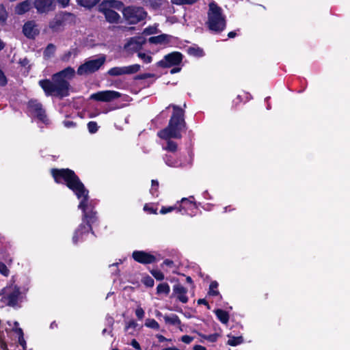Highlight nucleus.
Instances as JSON below:
<instances>
[{
    "label": "nucleus",
    "instance_id": "f257e3e1",
    "mask_svg": "<svg viewBox=\"0 0 350 350\" xmlns=\"http://www.w3.org/2000/svg\"><path fill=\"white\" fill-rule=\"evenodd\" d=\"M51 174L56 183H66L74 191L77 198L81 200L78 207L83 213V223L75 230L72 237L73 243L77 244L85 239V237L92 230V224L96 220V213L93 211L94 201L88 200V191L72 170L53 169Z\"/></svg>",
    "mask_w": 350,
    "mask_h": 350
},
{
    "label": "nucleus",
    "instance_id": "f03ea898",
    "mask_svg": "<svg viewBox=\"0 0 350 350\" xmlns=\"http://www.w3.org/2000/svg\"><path fill=\"white\" fill-rule=\"evenodd\" d=\"M75 75V69L72 67H67L53 75L51 80L42 79L39 81V85L47 96L66 97L69 95L70 88L69 81Z\"/></svg>",
    "mask_w": 350,
    "mask_h": 350
},
{
    "label": "nucleus",
    "instance_id": "7ed1b4c3",
    "mask_svg": "<svg viewBox=\"0 0 350 350\" xmlns=\"http://www.w3.org/2000/svg\"><path fill=\"white\" fill-rule=\"evenodd\" d=\"M172 107L174 113L170 120L168 126L158 133V136L164 139L170 138L179 139L181 137L180 131L185 127V120L183 118V111L179 107L170 105L167 109Z\"/></svg>",
    "mask_w": 350,
    "mask_h": 350
},
{
    "label": "nucleus",
    "instance_id": "20e7f679",
    "mask_svg": "<svg viewBox=\"0 0 350 350\" xmlns=\"http://www.w3.org/2000/svg\"><path fill=\"white\" fill-rule=\"evenodd\" d=\"M207 16L206 25L210 31L220 33L225 29L226 16L223 14L222 9L216 3L213 1L209 3Z\"/></svg>",
    "mask_w": 350,
    "mask_h": 350
},
{
    "label": "nucleus",
    "instance_id": "39448f33",
    "mask_svg": "<svg viewBox=\"0 0 350 350\" xmlns=\"http://www.w3.org/2000/svg\"><path fill=\"white\" fill-rule=\"evenodd\" d=\"M106 61L105 55H100L96 59H88L77 69L79 75H87L98 70Z\"/></svg>",
    "mask_w": 350,
    "mask_h": 350
},
{
    "label": "nucleus",
    "instance_id": "423d86ee",
    "mask_svg": "<svg viewBox=\"0 0 350 350\" xmlns=\"http://www.w3.org/2000/svg\"><path fill=\"white\" fill-rule=\"evenodd\" d=\"M122 14L129 24H136L146 18V12L141 7L128 6L124 8Z\"/></svg>",
    "mask_w": 350,
    "mask_h": 350
},
{
    "label": "nucleus",
    "instance_id": "0eeeda50",
    "mask_svg": "<svg viewBox=\"0 0 350 350\" xmlns=\"http://www.w3.org/2000/svg\"><path fill=\"white\" fill-rule=\"evenodd\" d=\"M72 18L73 15L70 13H59L51 21L49 27L54 31H61Z\"/></svg>",
    "mask_w": 350,
    "mask_h": 350
},
{
    "label": "nucleus",
    "instance_id": "6e6552de",
    "mask_svg": "<svg viewBox=\"0 0 350 350\" xmlns=\"http://www.w3.org/2000/svg\"><path fill=\"white\" fill-rule=\"evenodd\" d=\"M28 111L29 113L36 117L39 121L44 124H49V120L47 118L45 110L42 107V105L36 100H31L28 103Z\"/></svg>",
    "mask_w": 350,
    "mask_h": 350
},
{
    "label": "nucleus",
    "instance_id": "1a4fd4ad",
    "mask_svg": "<svg viewBox=\"0 0 350 350\" xmlns=\"http://www.w3.org/2000/svg\"><path fill=\"white\" fill-rule=\"evenodd\" d=\"M141 68L139 64H133L128 66L113 67L107 71L111 77H118L124 75H131L137 72Z\"/></svg>",
    "mask_w": 350,
    "mask_h": 350
},
{
    "label": "nucleus",
    "instance_id": "9d476101",
    "mask_svg": "<svg viewBox=\"0 0 350 350\" xmlns=\"http://www.w3.org/2000/svg\"><path fill=\"white\" fill-rule=\"evenodd\" d=\"M121 94L118 92L113 90H105L94 93L91 95L90 98L98 101L110 102L119 98Z\"/></svg>",
    "mask_w": 350,
    "mask_h": 350
},
{
    "label": "nucleus",
    "instance_id": "9b49d317",
    "mask_svg": "<svg viewBox=\"0 0 350 350\" xmlns=\"http://www.w3.org/2000/svg\"><path fill=\"white\" fill-rule=\"evenodd\" d=\"M183 59V55L180 52H172L166 55L164 58L159 61V66L164 68L178 65Z\"/></svg>",
    "mask_w": 350,
    "mask_h": 350
},
{
    "label": "nucleus",
    "instance_id": "f8f14e48",
    "mask_svg": "<svg viewBox=\"0 0 350 350\" xmlns=\"http://www.w3.org/2000/svg\"><path fill=\"white\" fill-rule=\"evenodd\" d=\"M6 298L9 306H14L17 304L21 296L19 288L16 286L9 287L5 291Z\"/></svg>",
    "mask_w": 350,
    "mask_h": 350
},
{
    "label": "nucleus",
    "instance_id": "ddd939ff",
    "mask_svg": "<svg viewBox=\"0 0 350 350\" xmlns=\"http://www.w3.org/2000/svg\"><path fill=\"white\" fill-rule=\"evenodd\" d=\"M133 258L135 261L142 264H150L156 260L154 256L144 251L133 252Z\"/></svg>",
    "mask_w": 350,
    "mask_h": 350
},
{
    "label": "nucleus",
    "instance_id": "4468645a",
    "mask_svg": "<svg viewBox=\"0 0 350 350\" xmlns=\"http://www.w3.org/2000/svg\"><path fill=\"white\" fill-rule=\"evenodd\" d=\"M146 40L142 36L132 38L125 45L124 48L129 51H137L145 43Z\"/></svg>",
    "mask_w": 350,
    "mask_h": 350
},
{
    "label": "nucleus",
    "instance_id": "2eb2a0df",
    "mask_svg": "<svg viewBox=\"0 0 350 350\" xmlns=\"http://www.w3.org/2000/svg\"><path fill=\"white\" fill-rule=\"evenodd\" d=\"M54 0H35L34 7L38 12L45 13L53 9Z\"/></svg>",
    "mask_w": 350,
    "mask_h": 350
},
{
    "label": "nucleus",
    "instance_id": "dca6fc26",
    "mask_svg": "<svg viewBox=\"0 0 350 350\" xmlns=\"http://www.w3.org/2000/svg\"><path fill=\"white\" fill-rule=\"evenodd\" d=\"M105 10H103L101 8V3L99 4L98 8V11L100 13L103 14V15L105 16L106 21L110 23H118L120 18V15L116 12H115L113 10H111L110 8H108L107 7H105Z\"/></svg>",
    "mask_w": 350,
    "mask_h": 350
},
{
    "label": "nucleus",
    "instance_id": "f3484780",
    "mask_svg": "<svg viewBox=\"0 0 350 350\" xmlns=\"http://www.w3.org/2000/svg\"><path fill=\"white\" fill-rule=\"evenodd\" d=\"M187 289L180 284H176L173 286V295L176 296L177 299L182 303L185 304L188 301V297L187 296Z\"/></svg>",
    "mask_w": 350,
    "mask_h": 350
},
{
    "label": "nucleus",
    "instance_id": "a211bd4d",
    "mask_svg": "<svg viewBox=\"0 0 350 350\" xmlns=\"http://www.w3.org/2000/svg\"><path fill=\"white\" fill-rule=\"evenodd\" d=\"M163 160L165 163L171 167H184L187 165L181 159L175 158L172 155L166 154Z\"/></svg>",
    "mask_w": 350,
    "mask_h": 350
},
{
    "label": "nucleus",
    "instance_id": "6ab92c4d",
    "mask_svg": "<svg viewBox=\"0 0 350 350\" xmlns=\"http://www.w3.org/2000/svg\"><path fill=\"white\" fill-rule=\"evenodd\" d=\"M32 6L31 1L26 0L18 4H17L15 7V13L18 15L24 14L27 12Z\"/></svg>",
    "mask_w": 350,
    "mask_h": 350
},
{
    "label": "nucleus",
    "instance_id": "aec40b11",
    "mask_svg": "<svg viewBox=\"0 0 350 350\" xmlns=\"http://www.w3.org/2000/svg\"><path fill=\"white\" fill-rule=\"evenodd\" d=\"M24 34L30 38H33L37 34V29L35 27V24L32 21H28L25 23L23 29Z\"/></svg>",
    "mask_w": 350,
    "mask_h": 350
},
{
    "label": "nucleus",
    "instance_id": "412c9836",
    "mask_svg": "<svg viewBox=\"0 0 350 350\" xmlns=\"http://www.w3.org/2000/svg\"><path fill=\"white\" fill-rule=\"evenodd\" d=\"M187 53L193 57H202L204 55L203 49L197 45L189 46L187 49Z\"/></svg>",
    "mask_w": 350,
    "mask_h": 350
},
{
    "label": "nucleus",
    "instance_id": "4be33fe9",
    "mask_svg": "<svg viewBox=\"0 0 350 350\" xmlns=\"http://www.w3.org/2000/svg\"><path fill=\"white\" fill-rule=\"evenodd\" d=\"M13 325H14V327L12 328L13 331L18 335V343L23 347V349H25L26 342L23 337V329L20 327H18V323L17 321L13 322Z\"/></svg>",
    "mask_w": 350,
    "mask_h": 350
},
{
    "label": "nucleus",
    "instance_id": "5701e85b",
    "mask_svg": "<svg viewBox=\"0 0 350 350\" xmlns=\"http://www.w3.org/2000/svg\"><path fill=\"white\" fill-rule=\"evenodd\" d=\"M123 3L122 2L116 0H107L101 3V8L103 10L105 9V7L110 8L111 10H112V8L120 9Z\"/></svg>",
    "mask_w": 350,
    "mask_h": 350
},
{
    "label": "nucleus",
    "instance_id": "b1692460",
    "mask_svg": "<svg viewBox=\"0 0 350 350\" xmlns=\"http://www.w3.org/2000/svg\"><path fill=\"white\" fill-rule=\"evenodd\" d=\"M169 41V36L167 34H161L157 36L150 37L148 42L152 44H164Z\"/></svg>",
    "mask_w": 350,
    "mask_h": 350
},
{
    "label": "nucleus",
    "instance_id": "393cba45",
    "mask_svg": "<svg viewBox=\"0 0 350 350\" xmlns=\"http://www.w3.org/2000/svg\"><path fill=\"white\" fill-rule=\"evenodd\" d=\"M164 321L166 324L173 325H180V320L176 314H172L170 315H165L163 317Z\"/></svg>",
    "mask_w": 350,
    "mask_h": 350
},
{
    "label": "nucleus",
    "instance_id": "a878e982",
    "mask_svg": "<svg viewBox=\"0 0 350 350\" xmlns=\"http://www.w3.org/2000/svg\"><path fill=\"white\" fill-rule=\"evenodd\" d=\"M215 313L218 318V319L224 324H226L229 321V315L227 312L221 310L217 309L215 311Z\"/></svg>",
    "mask_w": 350,
    "mask_h": 350
},
{
    "label": "nucleus",
    "instance_id": "bb28decb",
    "mask_svg": "<svg viewBox=\"0 0 350 350\" xmlns=\"http://www.w3.org/2000/svg\"><path fill=\"white\" fill-rule=\"evenodd\" d=\"M170 291V287L166 282L159 284L157 287V293L167 295Z\"/></svg>",
    "mask_w": 350,
    "mask_h": 350
},
{
    "label": "nucleus",
    "instance_id": "cd10ccee",
    "mask_svg": "<svg viewBox=\"0 0 350 350\" xmlns=\"http://www.w3.org/2000/svg\"><path fill=\"white\" fill-rule=\"evenodd\" d=\"M100 0H77V3L86 8H91L99 2Z\"/></svg>",
    "mask_w": 350,
    "mask_h": 350
},
{
    "label": "nucleus",
    "instance_id": "c85d7f7f",
    "mask_svg": "<svg viewBox=\"0 0 350 350\" xmlns=\"http://www.w3.org/2000/svg\"><path fill=\"white\" fill-rule=\"evenodd\" d=\"M145 326L154 329H159V323L153 319H147L145 322Z\"/></svg>",
    "mask_w": 350,
    "mask_h": 350
},
{
    "label": "nucleus",
    "instance_id": "c756f323",
    "mask_svg": "<svg viewBox=\"0 0 350 350\" xmlns=\"http://www.w3.org/2000/svg\"><path fill=\"white\" fill-rule=\"evenodd\" d=\"M218 286V283L216 281H213L211 283L209 286V295H217L219 294V291L217 290Z\"/></svg>",
    "mask_w": 350,
    "mask_h": 350
},
{
    "label": "nucleus",
    "instance_id": "7c9ffc66",
    "mask_svg": "<svg viewBox=\"0 0 350 350\" xmlns=\"http://www.w3.org/2000/svg\"><path fill=\"white\" fill-rule=\"evenodd\" d=\"M8 18V13L3 5H0V22L5 23Z\"/></svg>",
    "mask_w": 350,
    "mask_h": 350
},
{
    "label": "nucleus",
    "instance_id": "2f4dec72",
    "mask_svg": "<svg viewBox=\"0 0 350 350\" xmlns=\"http://www.w3.org/2000/svg\"><path fill=\"white\" fill-rule=\"evenodd\" d=\"M243 342L242 337H232V338H230L228 341V344L230 346H237L239 344H241Z\"/></svg>",
    "mask_w": 350,
    "mask_h": 350
},
{
    "label": "nucleus",
    "instance_id": "473e14b6",
    "mask_svg": "<svg viewBox=\"0 0 350 350\" xmlns=\"http://www.w3.org/2000/svg\"><path fill=\"white\" fill-rule=\"evenodd\" d=\"M193 196H190L189 198H183L181 200V202L183 204V206H181V208H179V211L181 212L182 209H185V204L186 203H188L190 206H195V204L193 202V201L191 200V199H193Z\"/></svg>",
    "mask_w": 350,
    "mask_h": 350
},
{
    "label": "nucleus",
    "instance_id": "72a5a7b5",
    "mask_svg": "<svg viewBox=\"0 0 350 350\" xmlns=\"http://www.w3.org/2000/svg\"><path fill=\"white\" fill-rule=\"evenodd\" d=\"M88 129L90 133H95L97 132L98 126L96 122L91 121L88 124Z\"/></svg>",
    "mask_w": 350,
    "mask_h": 350
},
{
    "label": "nucleus",
    "instance_id": "f704fd0d",
    "mask_svg": "<svg viewBox=\"0 0 350 350\" xmlns=\"http://www.w3.org/2000/svg\"><path fill=\"white\" fill-rule=\"evenodd\" d=\"M166 150L170 151V152H175L177 150V144L176 142H172L171 140L167 141V146L164 148Z\"/></svg>",
    "mask_w": 350,
    "mask_h": 350
},
{
    "label": "nucleus",
    "instance_id": "c9c22d12",
    "mask_svg": "<svg viewBox=\"0 0 350 350\" xmlns=\"http://www.w3.org/2000/svg\"><path fill=\"white\" fill-rule=\"evenodd\" d=\"M55 46L52 44H49L46 48L44 54L46 57H50L55 53Z\"/></svg>",
    "mask_w": 350,
    "mask_h": 350
},
{
    "label": "nucleus",
    "instance_id": "e433bc0d",
    "mask_svg": "<svg viewBox=\"0 0 350 350\" xmlns=\"http://www.w3.org/2000/svg\"><path fill=\"white\" fill-rule=\"evenodd\" d=\"M150 273L157 280H163L164 279V275L160 270L153 269Z\"/></svg>",
    "mask_w": 350,
    "mask_h": 350
},
{
    "label": "nucleus",
    "instance_id": "4c0bfd02",
    "mask_svg": "<svg viewBox=\"0 0 350 350\" xmlns=\"http://www.w3.org/2000/svg\"><path fill=\"white\" fill-rule=\"evenodd\" d=\"M137 56L146 64L150 63L152 62V57L150 55H146L144 53H138Z\"/></svg>",
    "mask_w": 350,
    "mask_h": 350
},
{
    "label": "nucleus",
    "instance_id": "58836bf2",
    "mask_svg": "<svg viewBox=\"0 0 350 350\" xmlns=\"http://www.w3.org/2000/svg\"><path fill=\"white\" fill-rule=\"evenodd\" d=\"M198 0H172V2L174 4L182 5V4H193Z\"/></svg>",
    "mask_w": 350,
    "mask_h": 350
},
{
    "label": "nucleus",
    "instance_id": "ea45409f",
    "mask_svg": "<svg viewBox=\"0 0 350 350\" xmlns=\"http://www.w3.org/2000/svg\"><path fill=\"white\" fill-rule=\"evenodd\" d=\"M143 283L148 287H152L154 286V282L151 277L147 276L143 279Z\"/></svg>",
    "mask_w": 350,
    "mask_h": 350
},
{
    "label": "nucleus",
    "instance_id": "a19ab883",
    "mask_svg": "<svg viewBox=\"0 0 350 350\" xmlns=\"http://www.w3.org/2000/svg\"><path fill=\"white\" fill-rule=\"evenodd\" d=\"M137 326V323L134 320H131L126 323L125 326V330L127 332L131 329L134 330Z\"/></svg>",
    "mask_w": 350,
    "mask_h": 350
},
{
    "label": "nucleus",
    "instance_id": "79ce46f5",
    "mask_svg": "<svg viewBox=\"0 0 350 350\" xmlns=\"http://www.w3.org/2000/svg\"><path fill=\"white\" fill-rule=\"evenodd\" d=\"M157 29L156 27H148L144 30V33L146 35H151L156 33Z\"/></svg>",
    "mask_w": 350,
    "mask_h": 350
},
{
    "label": "nucleus",
    "instance_id": "37998d69",
    "mask_svg": "<svg viewBox=\"0 0 350 350\" xmlns=\"http://www.w3.org/2000/svg\"><path fill=\"white\" fill-rule=\"evenodd\" d=\"M105 320H106L107 325L109 327V334H111V332H112V327H113V323H114V320L110 316H107Z\"/></svg>",
    "mask_w": 350,
    "mask_h": 350
},
{
    "label": "nucleus",
    "instance_id": "c03bdc74",
    "mask_svg": "<svg viewBox=\"0 0 350 350\" xmlns=\"http://www.w3.org/2000/svg\"><path fill=\"white\" fill-rule=\"evenodd\" d=\"M0 273L5 276H7L9 273V270L7 268L6 265L4 263L1 262H0Z\"/></svg>",
    "mask_w": 350,
    "mask_h": 350
},
{
    "label": "nucleus",
    "instance_id": "a18cd8bd",
    "mask_svg": "<svg viewBox=\"0 0 350 350\" xmlns=\"http://www.w3.org/2000/svg\"><path fill=\"white\" fill-rule=\"evenodd\" d=\"M145 312L142 308L139 307L135 310V315L139 319H142L144 317Z\"/></svg>",
    "mask_w": 350,
    "mask_h": 350
},
{
    "label": "nucleus",
    "instance_id": "49530a36",
    "mask_svg": "<svg viewBox=\"0 0 350 350\" xmlns=\"http://www.w3.org/2000/svg\"><path fill=\"white\" fill-rule=\"evenodd\" d=\"M62 123L64 126L68 129L74 128L76 126V123L71 120H64Z\"/></svg>",
    "mask_w": 350,
    "mask_h": 350
},
{
    "label": "nucleus",
    "instance_id": "de8ad7c7",
    "mask_svg": "<svg viewBox=\"0 0 350 350\" xmlns=\"http://www.w3.org/2000/svg\"><path fill=\"white\" fill-rule=\"evenodd\" d=\"M159 187V183L157 180H152V187L150 189V192L152 195H154L155 192L157 191V188Z\"/></svg>",
    "mask_w": 350,
    "mask_h": 350
},
{
    "label": "nucleus",
    "instance_id": "09e8293b",
    "mask_svg": "<svg viewBox=\"0 0 350 350\" xmlns=\"http://www.w3.org/2000/svg\"><path fill=\"white\" fill-rule=\"evenodd\" d=\"M193 340V338L192 336L185 335L181 337V341L186 344L191 343Z\"/></svg>",
    "mask_w": 350,
    "mask_h": 350
},
{
    "label": "nucleus",
    "instance_id": "8fccbe9b",
    "mask_svg": "<svg viewBox=\"0 0 350 350\" xmlns=\"http://www.w3.org/2000/svg\"><path fill=\"white\" fill-rule=\"evenodd\" d=\"M7 83V79L3 72L0 69V85H5Z\"/></svg>",
    "mask_w": 350,
    "mask_h": 350
},
{
    "label": "nucleus",
    "instance_id": "3c124183",
    "mask_svg": "<svg viewBox=\"0 0 350 350\" xmlns=\"http://www.w3.org/2000/svg\"><path fill=\"white\" fill-rule=\"evenodd\" d=\"M174 209L175 208L174 206L162 207L161 209L160 210V213L164 215L172 212Z\"/></svg>",
    "mask_w": 350,
    "mask_h": 350
},
{
    "label": "nucleus",
    "instance_id": "603ef678",
    "mask_svg": "<svg viewBox=\"0 0 350 350\" xmlns=\"http://www.w3.org/2000/svg\"><path fill=\"white\" fill-rule=\"evenodd\" d=\"M0 349L2 350H8V345L5 340L0 337Z\"/></svg>",
    "mask_w": 350,
    "mask_h": 350
},
{
    "label": "nucleus",
    "instance_id": "864d4df0",
    "mask_svg": "<svg viewBox=\"0 0 350 350\" xmlns=\"http://www.w3.org/2000/svg\"><path fill=\"white\" fill-rule=\"evenodd\" d=\"M131 346L133 348H135V349H136L137 350H140L141 349V347H140L139 342L135 339H133L131 340Z\"/></svg>",
    "mask_w": 350,
    "mask_h": 350
},
{
    "label": "nucleus",
    "instance_id": "5fc2aeb1",
    "mask_svg": "<svg viewBox=\"0 0 350 350\" xmlns=\"http://www.w3.org/2000/svg\"><path fill=\"white\" fill-rule=\"evenodd\" d=\"M57 1L62 8H66L69 5L70 0H57Z\"/></svg>",
    "mask_w": 350,
    "mask_h": 350
},
{
    "label": "nucleus",
    "instance_id": "6e6d98bb",
    "mask_svg": "<svg viewBox=\"0 0 350 350\" xmlns=\"http://www.w3.org/2000/svg\"><path fill=\"white\" fill-rule=\"evenodd\" d=\"M71 52H68L62 57V60L64 62H68L71 56Z\"/></svg>",
    "mask_w": 350,
    "mask_h": 350
},
{
    "label": "nucleus",
    "instance_id": "4d7b16f0",
    "mask_svg": "<svg viewBox=\"0 0 350 350\" xmlns=\"http://www.w3.org/2000/svg\"><path fill=\"white\" fill-rule=\"evenodd\" d=\"M152 76V75H151V74H143V75H139L138 77V79H146L151 77Z\"/></svg>",
    "mask_w": 350,
    "mask_h": 350
},
{
    "label": "nucleus",
    "instance_id": "13d9d810",
    "mask_svg": "<svg viewBox=\"0 0 350 350\" xmlns=\"http://www.w3.org/2000/svg\"><path fill=\"white\" fill-rule=\"evenodd\" d=\"M157 338H158L159 341L160 342H165L166 341L167 339L164 337L163 335H157Z\"/></svg>",
    "mask_w": 350,
    "mask_h": 350
},
{
    "label": "nucleus",
    "instance_id": "bf43d9fd",
    "mask_svg": "<svg viewBox=\"0 0 350 350\" xmlns=\"http://www.w3.org/2000/svg\"><path fill=\"white\" fill-rule=\"evenodd\" d=\"M144 209L145 211H148L150 213H156V211L153 209V208H148L147 205L144 206Z\"/></svg>",
    "mask_w": 350,
    "mask_h": 350
},
{
    "label": "nucleus",
    "instance_id": "052dcab7",
    "mask_svg": "<svg viewBox=\"0 0 350 350\" xmlns=\"http://www.w3.org/2000/svg\"><path fill=\"white\" fill-rule=\"evenodd\" d=\"M193 350H206V349L202 345H196L194 346Z\"/></svg>",
    "mask_w": 350,
    "mask_h": 350
},
{
    "label": "nucleus",
    "instance_id": "680f3d73",
    "mask_svg": "<svg viewBox=\"0 0 350 350\" xmlns=\"http://www.w3.org/2000/svg\"><path fill=\"white\" fill-rule=\"evenodd\" d=\"M206 338L211 341V342H213L216 340V336L215 335H210L208 336V337H206Z\"/></svg>",
    "mask_w": 350,
    "mask_h": 350
},
{
    "label": "nucleus",
    "instance_id": "e2e57ef3",
    "mask_svg": "<svg viewBox=\"0 0 350 350\" xmlns=\"http://www.w3.org/2000/svg\"><path fill=\"white\" fill-rule=\"evenodd\" d=\"M236 33L234 31H230L228 33V36L230 38H234L236 36Z\"/></svg>",
    "mask_w": 350,
    "mask_h": 350
},
{
    "label": "nucleus",
    "instance_id": "0e129e2a",
    "mask_svg": "<svg viewBox=\"0 0 350 350\" xmlns=\"http://www.w3.org/2000/svg\"><path fill=\"white\" fill-rule=\"evenodd\" d=\"M180 70V68H174L173 69L171 70L170 72L172 74H174V73L178 72Z\"/></svg>",
    "mask_w": 350,
    "mask_h": 350
},
{
    "label": "nucleus",
    "instance_id": "69168bd1",
    "mask_svg": "<svg viewBox=\"0 0 350 350\" xmlns=\"http://www.w3.org/2000/svg\"><path fill=\"white\" fill-rule=\"evenodd\" d=\"M198 303L199 304H204V305H206L207 304V302L204 299H200L198 301Z\"/></svg>",
    "mask_w": 350,
    "mask_h": 350
},
{
    "label": "nucleus",
    "instance_id": "338daca9",
    "mask_svg": "<svg viewBox=\"0 0 350 350\" xmlns=\"http://www.w3.org/2000/svg\"><path fill=\"white\" fill-rule=\"evenodd\" d=\"M4 46H5L4 43L0 39V51H1L4 48Z\"/></svg>",
    "mask_w": 350,
    "mask_h": 350
},
{
    "label": "nucleus",
    "instance_id": "774afa93",
    "mask_svg": "<svg viewBox=\"0 0 350 350\" xmlns=\"http://www.w3.org/2000/svg\"><path fill=\"white\" fill-rule=\"evenodd\" d=\"M164 263H165V265H170L172 264V261H171V260H165L164 261Z\"/></svg>",
    "mask_w": 350,
    "mask_h": 350
}]
</instances>
